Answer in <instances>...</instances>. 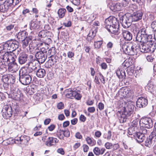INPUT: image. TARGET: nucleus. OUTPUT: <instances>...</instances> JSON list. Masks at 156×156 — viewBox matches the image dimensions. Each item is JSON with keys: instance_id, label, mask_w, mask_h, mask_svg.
Here are the masks:
<instances>
[{"instance_id": "1", "label": "nucleus", "mask_w": 156, "mask_h": 156, "mask_svg": "<svg viewBox=\"0 0 156 156\" xmlns=\"http://www.w3.org/2000/svg\"><path fill=\"white\" fill-rule=\"evenodd\" d=\"M105 27L108 31L115 35L119 34V24L115 17H109L105 21Z\"/></svg>"}, {"instance_id": "2", "label": "nucleus", "mask_w": 156, "mask_h": 156, "mask_svg": "<svg viewBox=\"0 0 156 156\" xmlns=\"http://www.w3.org/2000/svg\"><path fill=\"white\" fill-rule=\"evenodd\" d=\"M134 106L131 104H128L126 106L123 107L122 110L119 111L120 114L119 120L122 123L126 122L127 119L133 113Z\"/></svg>"}, {"instance_id": "3", "label": "nucleus", "mask_w": 156, "mask_h": 156, "mask_svg": "<svg viewBox=\"0 0 156 156\" xmlns=\"http://www.w3.org/2000/svg\"><path fill=\"white\" fill-rule=\"evenodd\" d=\"M124 52L129 55H134L137 53L138 48L136 44L133 42L124 43L122 45Z\"/></svg>"}, {"instance_id": "4", "label": "nucleus", "mask_w": 156, "mask_h": 156, "mask_svg": "<svg viewBox=\"0 0 156 156\" xmlns=\"http://www.w3.org/2000/svg\"><path fill=\"white\" fill-rule=\"evenodd\" d=\"M136 41L140 42L141 44L140 46V51L143 53L146 52V30H142L141 34H137L136 38Z\"/></svg>"}, {"instance_id": "5", "label": "nucleus", "mask_w": 156, "mask_h": 156, "mask_svg": "<svg viewBox=\"0 0 156 156\" xmlns=\"http://www.w3.org/2000/svg\"><path fill=\"white\" fill-rule=\"evenodd\" d=\"M25 68H22L19 73V80L23 85H27L29 84L31 81V75L27 74L25 73Z\"/></svg>"}, {"instance_id": "6", "label": "nucleus", "mask_w": 156, "mask_h": 156, "mask_svg": "<svg viewBox=\"0 0 156 156\" xmlns=\"http://www.w3.org/2000/svg\"><path fill=\"white\" fill-rule=\"evenodd\" d=\"M152 35L148 34L147 36V53L153 52L155 49V44L154 38H152Z\"/></svg>"}, {"instance_id": "7", "label": "nucleus", "mask_w": 156, "mask_h": 156, "mask_svg": "<svg viewBox=\"0 0 156 156\" xmlns=\"http://www.w3.org/2000/svg\"><path fill=\"white\" fill-rule=\"evenodd\" d=\"M46 53V51L44 48H41V51L36 52L35 57L37 59V62L43 63L45 62L47 58Z\"/></svg>"}, {"instance_id": "8", "label": "nucleus", "mask_w": 156, "mask_h": 156, "mask_svg": "<svg viewBox=\"0 0 156 156\" xmlns=\"http://www.w3.org/2000/svg\"><path fill=\"white\" fill-rule=\"evenodd\" d=\"M19 43L16 40H11L5 44L4 47L10 50V52L15 51L19 47Z\"/></svg>"}, {"instance_id": "9", "label": "nucleus", "mask_w": 156, "mask_h": 156, "mask_svg": "<svg viewBox=\"0 0 156 156\" xmlns=\"http://www.w3.org/2000/svg\"><path fill=\"white\" fill-rule=\"evenodd\" d=\"M11 90L12 91L11 96L13 99L16 100H21L22 94L19 89L12 87L11 88Z\"/></svg>"}, {"instance_id": "10", "label": "nucleus", "mask_w": 156, "mask_h": 156, "mask_svg": "<svg viewBox=\"0 0 156 156\" xmlns=\"http://www.w3.org/2000/svg\"><path fill=\"white\" fill-rule=\"evenodd\" d=\"M2 116L5 119H8L12 115V112L11 107H9L6 105L3 108Z\"/></svg>"}, {"instance_id": "11", "label": "nucleus", "mask_w": 156, "mask_h": 156, "mask_svg": "<svg viewBox=\"0 0 156 156\" xmlns=\"http://www.w3.org/2000/svg\"><path fill=\"white\" fill-rule=\"evenodd\" d=\"M142 16V13L140 12H133L129 16L132 22L138 21L140 20Z\"/></svg>"}, {"instance_id": "12", "label": "nucleus", "mask_w": 156, "mask_h": 156, "mask_svg": "<svg viewBox=\"0 0 156 156\" xmlns=\"http://www.w3.org/2000/svg\"><path fill=\"white\" fill-rule=\"evenodd\" d=\"M132 22L130 17H124L122 20L121 23L122 27L124 28H128L131 25Z\"/></svg>"}, {"instance_id": "13", "label": "nucleus", "mask_w": 156, "mask_h": 156, "mask_svg": "<svg viewBox=\"0 0 156 156\" xmlns=\"http://www.w3.org/2000/svg\"><path fill=\"white\" fill-rule=\"evenodd\" d=\"M58 141V140L56 138L49 137L46 141L45 144L47 146L51 147L56 145Z\"/></svg>"}, {"instance_id": "14", "label": "nucleus", "mask_w": 156, "mask_h": 156, "mask_svg": "<svg viewBox=\"0 0 156 156\" xmlns=\"http://www.w3.org/2000/svg\"><path fill=\"white\" fill-rule=\"evenodd\" d=\"M27 55L24 53H21L20 54L18 59V62L21 65L25 64L27 60Z\"/></svg>"}, {"instance_id": "15", "label": "nucleus", "mask_w": 156, "mask_h": 156, "mask_svg": "<svg viewBox=\"0 0 156 156\" xmlns=\"http://www.w3.org/2000/svg\"><path fill=\"white\" fill-rule=\"evenodd\" d=\"M146 99L143 97H141L139 98L136 101V106L139 108L145 107L146 106Z\"/></svg>"}, {"instance_id": "16", "label": "nucleus", "mask_w": 156, "mask_h": 156, "mask_svg": "<svg viewBox=\"0 0 156 156\" xmlns=\"http://www.w3.org/2000/svg\"><path fill=\"white\" fill-rule=\"evenodd\" d=\"M19 67L16 62L11 63L9 65L8 69L9 72L12 73H16L18 71Z\"/></svg>"}, {"instance_id": "17", "label": "nucleus", "mask_w": 156, "mask_h": 156, "mask_svg": "<svg viewBox=\"0 0 156 156\" xmlns=\"http://www.w3.org/2000/svg\"><path fill=\"white\" fill-rule=\"evenodd\" d=\"M122 34L124 38L126 41H130L132 38V34L128 31L123 30Z\"/></svg>"}, {"instance_id": "18", "label": "nucleus", "mask_w": 156, "mask_h": 156, "mask_svg": "<svg viewBox=\"0 0 156 156\" xmlns=\"http://www.w3.org/2000/svg\"><path fill=\"white\" fill-rule=\"evenodd\" d=\"M133 136L136 138V140L139 143L142 142L145 139L144 135L140 133H136Z\"/></svg>"}, {"instance_id": "19", "label": "nucleus", "mask_w": 156, "mask_h": 156, "mask_svg": "<svg viewBox=\"0 0 156 156\" xmlns=\"http://www.w3.org/2000/svg\"><path fill=\"white\" fill-rule=\"evenodd\" d=\"M146 117H145L142 118L140 121V126L141 129L144 131V133L146 132Z\"/></svg>"}, {"instance_id": "20", "label": "nucleus", "mask_w": 156, "mask_h": 156, "mask_svg": "<svg viewBox=\"0 0 156 156\" xmlns=\"http://www.w3.org/2000/svg\"><path fill=\"white\" fill-rule=\"evenodd\" d=\"M111 9L113 11L115 12L121 10L122 5L119 3H113L110 6Z\"/></svg>"}, {"instance_id": "21", "label": "nucleus", "mask_w": 156, "mask_h": 156, "mask_svg": "<svg viewBox=\"0 0 156 156\" xmlns=\"http://www.w3.org/2000/svg\"><path fill=\"white\" fill-rule=\"evenodd\" d=\"M27 34L26 31H22L18 33L17 38L20 41H23V40H24L27 38Z\"/></svg>"}, {"instance_id": "22", "label": "nucleus", "mask_w": 156, "mask_h": 156, "mask_svg": "<svg viewBox=\"0 0 156 156\" xmlns=\"http://www.w3.org/2000/svg\"><path fill=\"white\" fill-rule=\"evenodd\" d=\"M36 72V75L39 78H44L46 75V71L44 69H39Z\"/></svg>"}, {"instance_id": "23", "label": "nucleus", "mask_w": 156, "mask_h": 156, "mask_svg": "<svg viewBox=\"0 0 156 156\" xmlns=\"http://www.w3.org/2000/svg\"><path fill=\"white\" fill-rule=\"evenodd\" d=\"M71 89H67L65 90V92L66 93V98L72 99L73 98L74 92Z\"/></svg>"}, {"instance_id": "24", "label": "nucleus", "mask_w": 156, "mask_h": 156, "mask_svg": "<svg viewBox=\"0 0 156 156\" xmlns=\"http://www.w3.org/2000/svg\"><path fill=\"white\" fill-rule=\"evenodd\" d=\"M97 32V30L95 28H92L89 32V33L88 35L87 39L88 40L89 39V37H90V40H91L93 38Z\"/></svg>"}, {"instance_id": "25", "label": "nucleus", "mask_w": 156, "mask_h": 156, "mask_svg": "<svg viewBox=\"0 0 156 156\" xmlns=\"http://www.w3.org/2000/svg\"><path fill=\"white\" fill-rule=\"evenodd\" d=\"M16 56L13 53H9L8 59V63H11L15 62Z\"/></svg>"}, {"instance_id": "26", "label": "nucleus", "mask_w": 156, "mask_h": 156, "mask_svg": "<svg viewBox=\"0 0 156 156\" xmlns=\"http://www.w3.org/2000/svg\"><path fill=\"white\" fill-rule=\"evenodd\" d=\"M37 61L36 60H34L30 61L28 65L30 67L33 68L34 69L36 70L37 69Z\"/></svg>"}, {"instance_id": "27", "label": "nucleus", "mask_w": 156, "mask_h": 156, "mask_svg": "<svg viewBox=\"0 0 156 156\" xmlns=\"http://www.w3.org/2000/svg\"><path fill=\"white\" fill-rule=\"evenodd\" d=\"M105 150V148H102L101 150L98 147H95L93 150L94 153L97 155L100 154H102L104 152Z\"/></svg>"}, {"instance_id": "28", "label": "nucleus", "mask_w": 156, "mask_h": 156, "mask_svg": "<svg viewBox=\"0 0 156 156\" xmlns=\"http://www.w3.org/2000/svg\"><path fill=\"white\" fill-rule=\"evenodd\" d=\"M116 74L119 78H122L126 76L125 72L120 69H118L116 71Z\"/></svg>"}, {"instance_id": "29", "label": "nucleus", "mask_w": 156, "mask_h": 156, "mask_svg": "<svg viewBox=\"0 0 156 156\" xmlns=\"http://www.w3.org/2000/svg\"><path fill=\"white\" fill-rule=\"evenodd\" d=\"M66 10L63 8L60 9L58 11V14L59 18H62L65 16Z\"/></svg>"}, {"instance_id": "30", "label": "nucleus", "mask_w": 156, "mask_h": 156, "mask_svg": "<svg viewBox=\"0 0 156 156\" xmlns=\"http://www.w3.org/2000/svg\"><path fill=\"white\" fill-rule=\"evenodd\" d=\"M22 68H25V73L27 74H29L30 73H33L34 74L35 73V72L36 71V70L34 69L33 68L30 67L28 66L27 68L24 67H23Z\"/></svg>"}, {"instance_id": "31", "label": "nucleus", "mask_w": 156, "mask_h": 156, "mask_svg": "<svg viewBox=\"0 0 156 156\" xmlns=\"http://www.w3.org/2000/svg\"><path fill=\"white\" fill-rule=\"evenodd\" d=\"M31 41V39L28 37L27 38L24 40H23L22 41V46L23 48H25L28 46L29 43Z\"/></svg>"}, {"instance_id": "32", "label": "nucleus", "mask_w": 156, "mask_h": 156, "mask_svg": "<svg viewBox=\"0 0 156 156\" xmlns=\"http://www.w3.org/2000/svg\"><path fill=\"white\" fill-rule=\"evenodd\" d=\"M147 88H148V91L152 93L154 88V86L151 81L149 82L147 85Z\"/></svg>"}, {"instance_id": "33", "label": "nucleus", "mask_w": 156, "mask_h": 156, "mask_svg": "<svg viewBox=\"0 0 156 156\" xmlns=\"http://www.w3.org/2000/svg\"><path fill=\"white\" fill-rule=\"evenodd\" d=\"M9 53L7 52L4 54L3 56H2L1 58H2V60H3L4 62H6L7 64H8V59Z\"/></svg>"}, {"instance_id": "34", "label": "nucleus", "mask_w": 156, "mask_h": 156, "mask_svg": "<svg viewBox=\"0 0 156 156\" xmlns=\"http://www.w3.org/2000/svg\"><path fill=\"white\" fill-rule=\"evenodd\" d=\"M153 126V123L152 120L150 118H147V128H151Z\"/></svg>"}, {"instance_id": "35", "label": "nucleus", "mask_w": 156, "mask_h": 156, "mask_svg": "<svg viewBox=\"0 0 156 156\" xmlns=\"http://www.w3.org/2000/svg\"><path fill=\"white\" fill-rule=\"evenodd\" d=\"M56 52V49L55 48L52 47L50 48L48 51V54L51 57L54 55Z\"/></svg>"}, {"instance_id": "36", "label": "nucleus", "mask_w": 156, "mask_h": 156, "mask_svg": "<svg viewBox=\"0 0 156 156\" xmlns=\"http://www.w3.org/2000/svg\"><path fill=\"white\" fill-rule=\"evenodd\" d=\"M9 83L13 84L15 81L16 78L15 75H9Z\"/></svg>"}, {"instance_id": "37", "label": "nucleus", "mask_w": 156, "mask_h": 156, "mask_svg": "<svg viewBox=\"0 0 156 156\" xmlns=\"http://www.w3.org/2000/svg\"><path fill=\"white\" fill-rule=\"evenodd\" d=\"M103 43L102 41H99L94 42V45L95 48L96 49H99L100 48L101 46Z\"/></svg>"}, {"instance_id": "38", "label": "nucleus", "mask_w": 156, "mask_h": 156, "mask_svg": "<svg viewBox=\"0 0 156 156\" xmlns=\"http://www.w3.org/2000/svg\"><path fill=\"white\" fill-rule=\"evenodd\" d=\"M137 128L136 127L133 126L130 127L129 128L128 132L129 135H132L135 134L136 132H135V129H137Z\"/></svg>"}, {"instance_id": "39", "label": "nucleus", "mask_w": 156, "mask_h": 156, "mask_svg": "<svg viewBox=\"0 0 156 156\" xmlns=\"http://www.w3.org/2000/svg\"><path fill=\"white\" fill-rule=\"evenodd\" d=\"M30 138L27 136H22L20 138V141H23L24 143H27L30 140Z\"/></svg>"}, {"instance_id": "40", "label": "nucleus", "mask_w": 156, "mask_h": 156, "mask_svg": "<svg viewBox=\"0 0 156 156\" xmlns=\"http://www.w3.org/2000/svg\"><path fill=\"white\" fill-rule=\"evenodd\" d=\"M73 98H75L76 99L80 100L81 99L82 96L77 92L75 91L74 92Z\"/></svg>"}, {"instance_id": "41", "label": "nucleus", "mask_w": 156, "mask_h": 156, "mask_svg": "<svg viewBox=\"0 0 156 156\" xmlns=\"http://www.w3.org/2000/svg\"><path fill=\"white\" fill-rule=\"evenodd\" d=\"M154 129L153 132H152L150 135L149 136V137H151V139H154L155 137H156V122L154 126Z\"/></svg>"}, {"instance_id": "42", "label": "nucleus", "mask_w": 156, "mask_h": 156, "mask_svg": "<svg viewBox=\"0 0 156 156\" xmlns=\"http://www.w3.org/2000/svg\"><path fill=\"white\" fill-rule=\"evenodd\" d=\"M2 80L5 83H9V75L3 76L2 78Z\"/></svg>"}, {"instance_id": "43", "label": "nucleus", "mask_w": 156, "mask_h": 156, "mask_svg": "<svg viewBox=\"0 0 156 156\" xmlns=\"http://www.w3.org/2000/svg\"><path fill=\"white\" fill-rule=\"evenodd\" d=\"M38 27L39 26L34 22H32L31 23L30 28L31 30L37 29Z\"/></svg>"}, {"instance_id": "44", "label": "nucleus", "mask_w": 156, "mask_h": 156, "mask_svg": "<svg viewBox=\"0 0 156 156\" xmlns=\"http://www.w3.org/2000/svg\"><path fill=\"white\" fill-rule=\"evenodd\" d=\"M98 77L99 78L101 82L103 84H105V80L104 78V76H103L102 74L100 73H98Z\"/></svg>"}, {"instance_id": "45", "label": "nucleus", "mask_w": 156, "mask_h": 156, "mask_svg": "<svg viewBox=\"0 0 156 156\" xmlns=\"http://www.w3.org/2000/svg\"><path fill=\"white\" fill-rule=\"evenodd\" d=\"M153 139H151V137H149V139L148 140V142L147 143V147H151L153 146V141H152Z\"/></svg>"}, {"instance_id": "46", "label": "nucleus", "mask_w": 156, "mask_h": 156, "mask_svg": "<svg viewBox=\"0 0 156 156\" xmlns=\"http://www.w3.org/2000/svg\"><path fill=\"white\" fill-rule=\"evenodd\" d=\"M62 132H62V133H63L64 137L65 136L68 137L69 136V131L68 130H62Z\"/></svg>"}, {"instance_id": "47", "label": "nucleus", "mask_w": 156, "mask_h": 156, "mask_svg": "<svg viewBox=\"0 0 156 156\" xmlns=\"http://www.w3.org/2000/svg\"><path fill=\"white\" fill-rule=\"evenodd\" d=\"M63 132L62 130H60L59 132L57 134V136L60 139H64V135L63 133H62Z\"/></svg>"}, {"instance_id": "48", "label": "nucleus", "mask_w": 156, "mask_h": 156, "mask_svg": "<svg viewBox=\"0 0 156 156\" xmlns=\"http://www.w3.org/2000/svg\"><path fill=\"white\" fill-rule=\"evenodd\" d=\"M112 146L113 145L112 143L108 142H107L105 144V146L107 149H111L112 148Z\"/></svg>"}, {"instance_id": "49", "label": "nucleus", "mask_w": 156, "mask_h": 156, "mask_svg": "<svg viewBox=\"0 0 156 156\" xmlns=\"http://www.w3.org/2000/svg\"><path fill=\"white\" fill-rule=\"evenodd\" d=\"M57 108L58 109H62L64 107V104L62 102H60L57 105Z\"/></svg>"}, {"instance_id": "50", "label": "nucleus", "mask_w": 156, "mask_h": 156, "mask_svg": "<svg viewBox=\"0 0 156 156\" xmlns=\"http://www.w3.org/2000/svg\"><path fill=\"white\" fill-rule=\"evenodd\" d=\"M6 62H4L3 60H2V58H0V67H3V66H5L7 64Z\"/></svg>"}, {"instance_id": "51", "label": "nucleus", "mask_w": 156, "mask_h": 156, "mask_svg": "<svg viewBox=\"0 0 156 156\" xmlns=\"http://www.w3.org/2000/svg\"><path fill=\"white\" fill-rule=\"evenodd\" d=\"M38 36L39 37H41V38L44 37L45 36L44 31L43 30L40 32L38 34Z\"/></svg>"}, {"instance_id": "52", "label": "nucleus", "mask_w": 156, "mask_h": 156, "mask_svg": "<svg viewBox=\"0 0 156 156\" xmlns=\"http://www.w3.org/2000/svg\"><path fill=\"white\" fill-rule=\"evenodd\" d=\"M86 140L87 141V144H89L93 145L92 141V139L89 137H87L86 138Z\"/></svg>"}, {"instance_id": "53", "label": "nucleus", "mask_w": 156, "mask_h": 156, "mask_svg": "<svg viewBox=\"0 0 156 156\" xmlns=\"http://www.w3.org/2000/svg\"><path fill=\"white\" fill-rule=\"evenodd\" d=\"M151 26L153 30L156 31V22H152L151 24Z\"/></svg>"}, {"instance_id": "54", "label": "nucleus", "mask_w": 156, "mask_h": 156, "mask_svg": "<svg viewBox=\"0 0 156 156\" xmlns=\"http://www.w3.org/2000/svg\"><path fill=\"white\" fill-rule=\"evenodd\" d=\"M74 53L72 51H69L67 53V56L68 58H71L74 56Z\"/></svg>"}, {"instance_id": "55", "label": "nucleus", "mask_w": 156, "mask_h": 156, "mask_svg": "<svg viewBox=\"0 0 156 156\" xmlns=\"http://www.w3.org/2000/svg\"><path fill=\"white\" fill-rule=\"evenodd\" d=\"M88 111L90 113L94 112L95 111V108L94 107H90L88 108Z\"/></svg>"}, {"instance_id": "56", "label": "nucleus", "mask_w": 156, "mask_h": 156, "mask_svg": "<svg viewBox=\"0 0 156 156\" xmlns=\"http://www.w3.org/2000/svg\"><path fill=\"white\" fill-rule=\"evenodd\" d=\"M104 105L102 103H99L98 105V108L100 110H103L104 108Z\"/></svg>"}, {"instance_id": "57", "label": "nucleus", "mask_w": 156, "mask_h": 156, "mask_svg": "<svg viewBox=\"0 0 156 156\" xmlns=\"http://www.w3.org/2000/svg\"><path fill=\"white\" fill-rule=\"evenodd\" d=\"M55 128V126L53 125H51L48 127V129L49 131H52L54 130Z\"/></svg>"}, {"instance_id": "58", "label": "nucleus", "mask_w": 156, "mask_h": 156, "mask_svg": "<svg viewBox=\"0 0 156 156\" xmlns=\"http://www.w3.org/2000/svg\"><path fill=\"white\" fill-rule=\"evenodd\" d=\"M113 44L112 42H109L107 44V47L108 48L111 49L113 47Z\"/></svg>"}, {"instance_id": "59", "label": "nucleus", "mask_w": 156, "mask_h": 156, "mask_svg": "<svg viewBox=\"0 0 156 156\" xmlns=\"http://www.w3.org/2000/svg\"><path fill=\"white\" fill-rule=\"evenodd\" d=\"M78 120L77 118H75L71 120V124L73 125H75L77 122Z\"/></svg>"}, {"instance_id": "60", "label": "nucleus", "mask_w": 156, "mask_h": 156, "mask_svg": "<svg viewBox=\"0 0 156 156\" xmlns=\"http://www.w3.org/2000/svg\"><path fill=\"white\" fill-rule=\"evenodd\" d=\"M72 3L76 5H78L80 4V0H73Z\"/></svg>"}, {"instance_id": "61", "label": "nucleus", "mask_w": 156, "mask_h": 156, "mask_svg": "<svg viewBox=\"0 0 156 156\" xmlns=\"http://www.w3.org/2000/svg\"><path fill=\"white\" fill-rule=\"evenodd\" d=\"M58 153L62 155H64V151L63 149L62 148H59L57 150Z\"/></svg>"}, {"instance_id": "62", "label": "nucleus", "mask_w": 156, "mask_h": 156, "mask_svg": "<svg viewBox=\"0 0 156 156\" xmlns=\"http://www.w3.org/2000/svg\"><path fill=\"white\" fill-rule=\"evenodd\" d=\"M80 119L81 121L84 122L86 120V118L84 115H81L80 117Z\"/></svg>"}, {"instance_id": "63", "label": "nucleus", "mask_w": 156, "mask_h": 156, "mask_svg": "<svg viewBox=\"0 0 156 156\" xmlns=\"http://www.w3.org/2000/svg\"><path fill=\"white\" fill-rule=\"evenodd\" d=\"M83 150L85 152H87L88 150L89 149V147L86 144L83 145Z\"/></svg>"}, {"instance_id": "64", "label": "nucleus", "mask_w": 156, "mask_h": 156, "mask_svg": "<svg viewBox=\"0 0 156 156\" xmlns=\"http://www.w3.org/2000/svg\"><path fill=\"white\" fill-rule=\"evenodd\" d=\"M101 66L102 69H106L107 68V66L105 62L102 63L101 64Z\"/></svg>"}]
</instances>
